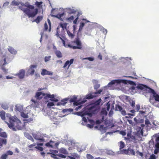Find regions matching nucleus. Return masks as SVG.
Instances as JSON below:
<instances>
[{
	"mask_svg": "<svg viewBox=\"0 0 159 159\" xmlns=\"http://www.w3.org/2000/svg\"><path fill=\"white\" fill-rule=\"evenodd\" d=\"M86 157L88 159H93V157L91 154H88L86 155Z\"/></svg>",
	"mask_w": 159,
	"mask_h": 159,
	"instance_id": "41",
	"label": "nucleus"
},
{
	"mask_svg": "<svg viewBox=\"0 0 159 159\" xmlns=\"http://www.w3.org/2000/svg\"><path fill=\"white\" fill-rule=\"evenodd\" d=\"M25 6L28 8H23L20 7L19 8L21 9L29 17H33L35 16L38 12L37 8H34V7L32 5L28 4Z\"/></svg>",
	"mask_w": 159,
	"mask_h": 159,
	"instance_id": "2",
	"label": "nucleus"
},
{
	"mask_svg": "<svg viewBox=\"0 0 159 159\" xmlns=\"http://www.w3.org/2000/svg\"><path fill=\"white\" fill-rule=\"evenodd\" d=\"M67 12L69 14H72L75 13L76 12V11L74 9L68 8L67 9Z\"/></svg>",
	"mask_w": 159,
	"mask_h": 159,
	"instance_id": "28",
	"label": "nucleus"
},
{
	"mask_svg": "<svg viewBox=\"0 0 159 159\" xmlns=\"http://www.w3.org/2000/svg\"><path fill=\"white\" fill-rule=\"evenodd\" d=\"M57 156H58L60 157H61V158H64L66 157V156L65 155H64L63 154H62L61 153H58V154H57Z\"/></svg>",
	"mask_w": 159,
	"mask_h": 159,
	"instance_id": "43",
	"label": "nucleus"
},
{
	"mask_svg": "<svg viewBox=\"0 0 159 159\" xmlns=\"http://www.w3.org/2000/svg\"><path fill=\"white\" fill-rule=\"evenodd\" d=\"M25 73V70L22 69L19 71V72L16 74V75L18 76L20 79H21L24 78Z\"/></svg>",
	"mask_w": 159,
	"mask_h": 159,
	"instance_id": "13",
	"label": "nucleus"
},
{
	"mask_svg": "<svg viewBox=\"0 0 159 159\" xmlns=\"http://www.w3.org/2000/svg\"><path fill=\"white\" fill-rule=\"evenodd\" d=\"M11 5L13 6H18L19 5V3L15 1H13L11 2Z\"/></svg>",
	"mask_w": 159,
	"mask_h": 159,
	"instance_id": "38",
	"label": "nucleus"
},
{
	"mask_svg": "<svg viewBox=\"0 0 159 159\" xmlns=\"http://www.w3.org/2000/svg\"><path fill=\"white\" fill-rule=\"evenodd\" d=\"M98 58L100 60H102V56L100 53H99V55L98 56Z\"/></svg>",
	"mask_w": 159,
	"mask_h": 159,
	"instance_id": "56",
	"label": "nucleus"
},
{
	"mask_svg": "<svg viewBox=\"0 0 159 159\" xmlns=\"http://www.w3.org/2000/svg\"><path fill=\"white\" fill-rule=\"evenodd\" d=\"M120 134H121V135H122L123 136H125L126 134V133L123 131H120Z\"/></svg>",
	"mask_w": 159,
	"mask_h": 159,
	"instance_id": "59",
	"label": "nucleus"
},
{
	"mask_svg": "<svg viewBox=\"0 0 159 159\" xmlns=\"http://www.w3.org/2000/svg\"><path fill=\"white\" fill-rule=\"evenodd\" d=\"M116 110L121 111L122 110V108L121 106L119 105H116L115 107Z\"/></svg>",
	"mask_w": 159,
	"mask_h": 159,
	"instance_id": "32",
	"label": "nucleus"
},
{
	"mask_svg": "<svg viewBox=\"0 0 159 159\" xmlns=\"http://www.w3.org/2000/svg\"><path fill=\"white\" fill-rule=\"evenodd\" d=\"M140 108V106L139 104L137 105L136 106L135 110L137 111H138Z\"/></svg>",
	"mask_w": 159,
	"mask_h": 159,
	"instance_id": "52",
	"label": "nucleus"
},
{
	"mask_svg": "<svg viewBox=\"0 0 159 159\" xmlns=\"http://www.w3.org/2000/svg\"><path fill=\"white\" fill-rule=\"evenodd\" d=\"M81 59L84 60V59H88L90 61H93L94 60V59L93 57H88L85 58H81Z\"/></svg>",
	"mask_w": 159,
	"mask_h": 159,
	"instance_id": "36",
	"label": "nucleus"
},
{
	"mask_svg": "<svg viewBox=\"0 0 159 159\" xmlns=\"http://www.w3.org/2000/svg\"><path fill=\"white\" fill-rule=\"evenodd\" d=\"M6 117L9 120V123H8L9 124L12 123L13 122V121L15 120L13 119V118L11 116V115L10 114H7Z\"/></svg>",
	"mask_w": 159,
	"mask_h": 159,
	"instance_id": "16",
	"label": "nucleus"
},
{
	"mask_svg": "<svg viewBox=\"0 0 159 159\" xmlns=\"http://www.w3.org/2000/svg\"><path fill=\"white\" fill-rule=\"evenodd\" d=\"M137 88L138 89H140L141 90H147V89H148V91L149 92V91H150L149 90V89H151V88L148 87L147 86L140 84H139L137 87Z\"/></svg>",
	"mask_w": 159,
	"mask_h": 159,
	"instance_id": "9",
	"label": "nucleus"
},
{
	"mask_svg": "<svg viewBox=\"0 0 159 159\" xmlns=\"http://www.w3.org/2000/svg\"><path fill=\"white\" fill-rule=\"evenodd\" d=\"M8 50L12 54H16L17 53L16 51L11 47H9L8 48Z\"/></svg>",
	"mask_w": 159,
	"mask_h": 159,
	"instance_id": "19",
	"label": "nucleus"
},
{
	"mask_svg": "<svg viewBox=\"0 0 159 159\" xmlns=\"http://www.w3.org/2000/svg\"><path fill=\"white\" fill-rule=\"evenodd\" d=\"M74 61V59L73 58L71 59L70 61L67 60L65 63L63 67L64 68H66L67 67V69H68L70 66L73 63Z\"/></svg>",
	"mask_w": 159,
	"mask_h": 159,
	"instance_id": "10",
	"label": "nucleus"
},
{
	"mask_svg": "<svg viewBox=\"0 0 159 159\" xmlns=\"http://www.w3.org/2000/svg\"><path fill=\"white\" fill-rule=\"evenodd\" d=\"M56 155H57L52 154L51 155V157L55 159H57V158L56 157Z\"/></svg>",
	"mask_w": 159,
	"mask_h": 159,
	"instance_id": "58",
	"label": "nucleus"
},
{
	"mask_svg": "<svg viewBox=\"0 0 159 159\" xmlns=\"http://www.w3.org/2000/svg\"><path fill=\"white\" fill-rule=\"evenodd\" d=\"M54 144V142L50 140L49 142L45 144V146L48 148H52L53 147Z\"/></svg>",
	"mask_w": 159,
	"mask_h": 159,
	"instance_id": "15",
	"label": "nucleus"
},
{
	"mask_svg": "<svg viewBox=\"0 0 159 159\" xmlns=\"http://www.w3.org/2000/svg\"><path fill=\"white\" fill-rule=\"evenodd\" d=\"M34 138L39 140L41 141L42 142H45V139L43 138H38L34 137Z\"/></svg>",
	"mask_w": 159,
	"mask_h": 159,
	"instance_id": "54",
	"label": "nucleus"
},
{
	"mask_svg": "<svg viewBox=\"0 0 159 159\" xmlns=\"http://www.w3.org/2000/svg\"><path fill=\"white\" fill-rule=\"evenodd\" d=\"M81 36V32H78L77 33L75 40L71 42L70 44H68V47L73 49H81L82 48V45L80 40V38Z\"/></svg>",
	"mask_w": 159,
	"mask_h": 159,
	"instance_id": "3",
	"label": "nucleus"
},
{
	"mask_svg": "<svg viewBox=\"0 0 159 159\" xmlns=\"http://www.w3.org/2000/svg\"><path fill=\"white\" fill-rule=\"evenodd\" d=\"M74 17L73 16H70V17L68 18L67 19V20L68 21L71 22L72 20H73L74 19Z\"/></svg>",
	"mask_w": 159,
	"mask_h": 159,
	"instance_id": "40",
	"label": "nucleus"
},
{
	"mask_svg": "<svg viewBox=\"0 0 159 159\" xmlns=\"http://www.w3.org/2000/svg\"><path fill=\"white\" fill-rule=\"evenodd\" d=\"M69 100V98H68L63 99L61 101V102L57 103V105H64L65 104H66V103H67V102H68Z\"/></svg>",
	"mask_w": 159,
	"mask_h": 159,
	"instance_id": "14",
	"label": "nucleus"
},
{
	"mask_svg": "<svg viewBox=\"0 0 159 159\" xmlns=\"http://www.w3.org/2000/svg\"><path fill=\"white\" fill-rule=\"evenodd\" d=\"M121 82V80H114L111 81L109 83H108V85L109 87L111 85L114 84L116 83L119 84Z\"/></svg>",
	"mask_w": 159,
	"mask_h": 159,
	"instance_id": "17",
	"label": "nucleus"
},
{
	"mask_svg": "<svg viewBox=\"0 0 159 159\" xmlns=\"http://www.w3.org/2000/svg\"><path fill=\"white\" fill-rule=\"evenodd\" d=\"M43 97L44 98H52L53 95H50V94L48 93H44L42 92H37L36 93L34 97L36 100L41 99Z\"/></svg>",
	"mask_w": 159,
	"mask_h": 159,
	"instance_id": "6",
	"label": "nucleus"
},
{
	"mask_svg": "<svg viewBox=\"0 0 159 159\" xmlns=\"http://www.w3.org/2000/svg\"><path fill=\"white\" fill-rule=\"evenodd\" d=\"M88 116L89 117L88 115H86L83 116H81L83 117H82L83 120L84 121V122H87V119L85 117H84V116Z\"/></svg>",
	"mask_w": 159,
	"mask_h": 159,
	"instance_id": "47",
	"label": "nucleus"
},
{
	"mask_svg": "<svg viewBox=\"0 0 159 159\" xmlns=\"http://www.w3.org/2000/svg\"><path fill=\"white\" fill-rule=\"evenodd\" d=\"M54 105V103L53 102H50L48 103L47 106L48 107L53 106Z\"/></svg>",
	"mask_w": 159,
	"mask_h": 159,
	"instance_id": "48",
	"label": "nucleus"
},
{
	"mask_svg": "<svg viewBox=\"0 0 159 159\" xmlns=\"http://www.w3.org/2000/svg\"><path fill=\"white\" fill-rule=\"evenodd\" d=\"M47 20L49 26L48 31L50 32L51 30V22H50V20L48 18V19Z\"/></svg>",
	"mask_w": 159,
	"mask_h": 159,
	"instance_id": "39",
	"label": "nucleus"
},
{
	"mask_svg": "<svg viewBox=\"0 0 159 159\" xmlns=\"http://www.w3.org/2000/svg\"><path fill=\"white\" fill-rule=\"evenodd\" d=\"M149 146L153 145L154 144V141L153 139H151L149 141Z\"/></svg>",
	"mask_w": 159,
	"mask_h": 159,
	"instance_id": "49",
	"label": "nucleus"
},
{
	"mask_svg": "<svg viewBox=\"0 0 159 159\" xmlns=\"http://www.w3.org/2000/svg\"><path fill=\"white\" fill-rule=\"evenodd\" d=\"M121 114L123 115H125L126 114V111L124 110H122L121 111Z\"/></svg>",
	"mask_w": 159,
	"mask_h": 159,
	"instance_id": "62",
	"label": "nucleus"
},
{
	"mask_svg": "<svg viewBox=\"0 0 159 159\" xmlns=\"http://www.w3.org/2000/svg\"><path fill=\"white\" fill-rule=\"evenodd\" d=\"M59 152L60 153L63 154H67L68 152L65 149L61 148L59 150Z\"/></svg>",
	"mask_w": 159,
	"mask_h": 159,
	"instance_id": "22",
	"label": "nucleus"
},
{
	"mask_svg": "<svg viewBox=\"0 0 159 159\" xmlns=\"http://www.w3.org/2000/svg\"><path fill=\"white\" fill-rule=\"evenodd\" d=\"M125 146V143H124L122 142L121 141L120 142V150L121 149L123 148Z\"/></svg>",
	"mask_w": 159,
	"mask_h": 159,
	"instance_id": "35",
	"label": "nucleus"
},
{
	"mask_svg": "<svg viewBox=\"0 0 159 159\" xmlns=\"http://www.w3.org/2000/svg\"><path fill=\"white\" fill-rule=\"evenodd\" d=\"M51 57V56H46L44 58V61L45 62H47L50 60Z\"/></svg>",
	"mask_w": 159,
	"mask_h": 159,
	"instance_id": "42",
	"label": "nucleus"
},
{
	"mask_svg": "<svg viewBox=\"0 0 159 159\" xmlns=\"http://www.w3.org/2000/svg\"><path fill=\"white\" fill-rule=\"evenodd\" d=\"M3 66L4 65H3V66H2V69L4 72L6 73L7 71V70Z\"/></svg>",
	"mask_w": 159,
	"mask_h": 159,
	"instance_id": "61",
	"label": "nucleus"
},
{
	"mask_svg": "<svg viewBox=\"0 0 159 159\" xmlns=\"http://www.w3.org/2000/svg\"><path fill=\"white\" fill-rule=\"evenodd\" d=\"M53 95V97L52 98H51L52 99H50V100L53 101L55 102H57L58 101V99L54 98V94L51 95Z\"/></svg>",
	"mask_w": 159,
	"mask_h": 159,
	"instance_id": "34",
	"label": "nucleus"
},
{
	"mask_svg": "<svg viewBox=\"0 0 159 159\" xmlns=\"http://www.w3.org/2000/svg\"><path fill=\"white\" fill-rule=\"evenodd\" d=\"M0 117L3 120H5V112L4 111H0Z\"/></svg>",
	"mask_w": 159,
	"mask_h": 159,
	"instance_id": "24",
	"label": "nucleus"
},
{
	"mask_svg": "<svg viewBox=\"0 0 159 159\" xmlns=\"http://www.w3.org/2000/svg\"><path fill=\"white\" fill-rule=\"evenodd\" d=\"M8 126L10 129H12L15 130V128H16L19 129H20L22 128V124L20 120H15L11 124L7 123Z\"/></svg>",
	"mask_w": 159,
	"mask_h": 159,
	"instance_id": "5",
	"label": "nucleus"
},
{
	"mask_svg": "<svg viewBox=\"0 0 159 159\" xmlns=\"http://www.w3.org/2000/svg\"><path fill=\"white\" fill-rule=\"evenodd\" d=\"M124 153L125 154L129 155H134L135 154V152L134 150L131 149L130 148H129L127 150H124Z\"/></svg>",
	"mask_w": 159,
	"mask_h": 159,
	"instance_id": "11",
	"label": "nucleus"
},
{
	"mask_svg": "<svg viewBox=\"0 0 159 159\" xmlns=\"http://www.w3.org/2000/svg\"><path fill=\"white\" fill-rule=\"evenodd\" d=\"M36 145V144L35 143H33L32 144H30L28 146V148H30V149H29V151H32L33 150V149H32V148H33L34 146H35V145Z\"/></svg>",
	"mask_w": 159,
	"mask_h": 159,
	"instance_id": "33",
	"label": "nucleus"
},
{
	"mask_svg": "<svg viewBox=\"0 0 159 159\" xmlns=\"http://www.w3.org/2000/svg\"><path fill=\"white\" fill-rule=\"evenodd\" d=\"M155 148L159 149V143L157 142L155 144Z\"/></svg>",
	"mask_w": 159,
	"mask_h": 159,
	"instance_id": "63",
	"label": "nucleus"
},
{
	"mask_svg": "<svg viewBox=\"0 0 159 159\" xmlns=\"http://www.w3.org/2000/svg\"><path fill=\"white\" fill-rule=\"evenodd\" d=\"M37 66V65H31L30 66V68L28 70V71L29 74L31 75H34L35 72V70L34 69L36 68Z\"/></svg>",
	"mask_w": 159,
	"mask_h": 159,
	"instance_id": "8",
	"label": "nucleus"
},
{
	"mask_svg": "<svg viewBox=\"0 0 159 159\" xmlns=\"http://www.w3.org/2000/svg\"><path fill=\"white\" fill-rule=\"evenodd\" d=\"M127 136L128 137H129L131 139H132L135 140V137L133 135L131 136L130 134H129V133L127 134Z\"/></svg>",
	"mask_w": 159,
	"mask_h": 159,
	"instance_id": "45",
	"label": "nucleus"
},
{
	"mask_svg": "<svg viewBox=\"0 0 159 159\" xmlns=\"http://www.w3.org/2000/svg\"><path fill=\"white\" fill-rule=\"evenodd\" d=\"M100 87V84L98 83L95 84L94 85V89H97Z\"/></svg>",
	"mask_w": 159,
	"mask_h": 159,
	"instance_id": "51",
	"label": "nucleus"
},
{
	"mask_svg": "<svg viewBox=\"0 0 159 159\" xmlns=\"http://www.w3.org/2000/svg\"><path fill=\"white\" fill-rule=\"evenodd\" d=\"M55 53L59 58H61L62 57V55L61 52L59 50H56L55 52Z\"/></svg>",
	"mask_w": 159,
	"mask_h": 159,
	"instance_id": "21",
	"label": "nucleus"
},
{
	"mask_svg": "<svg viewBox=\"0 0 159 159\" xmlns=\"http://www.w3.org/2000/svg\"><path fill=\"white\" fill-rule=\"evenodd\" d=\"M149 159H156L154 155H152L150 156Z\"/></svg>",
	"mask_w": 159,
	"mask_h": 159,
	"instance_id": "64",
	"label": "nucleus"
},
{
	"mask_svg": "<svg viewBox=\"0 0 159 159\" xmlns=\"http://www.w3.org/2000/svg\"><path fill=\"white\" fill-rule=\"evenodd\" d=\"M48 29V25L46 22L44 23V30L45 31H47Z\"/></svg>",
	"mask_w": 159,
	"mask_h": 159,
	"instance_id": "50",
	"label": "nucleus"
},
{
	"mask_svg": "<svg viewBox=\"0 0 159 159\" xmlns=\"http://www.w3.org/2000/svg\"><path fill=\"white\" fill-rule=\"evenodd\" d=\"M67 33L68 35L69 36V37L70 39H72L74 38V36H75L74 34L73 33H72L70 31L68 30H67Z\"/></svg>",
	"mask_w": 159,
	"mask_h": 159,
	"instance_id": "23",
	"label": "nucleus"
},
{
	"mask_svg": "<svg viewBox=\"0 0 159 159\" xmlns=\"http://www.w3.org/2000/svg\"><path fill=\"white\" fill-rule=\"evenodd\" d=\"M101 101V99L99 98L94 102L93 106L89 107L87 110L85 111L77 112L76 114L78 116H83L88 115L90 117H91L95 113L97 110L96 109V106H99Z\"/></svg>",
	"mask_w": 159,
	"mask_h": 159,
	"instance_id": "1",
	"label": "nucleus"
},
{
	"mask_svg": "<svg viewBox=\"0 0 159 159\" xmlns=\"http://www.w3.org/2000/svg\"><path fill=\"white\" fill-rule=\"evenodd\" d=\"M7 143V140L6 139H4L0 138V146H2L3 144H6Z\"/></svg>",
	"mask_w": 159,
	"mask_h": 159,
	"instance_id": "30",
	"label": "nucleus"
},
{
	"mask_svg": "<svg viewBox=\"0 0 159 159\" xmlns=\"http://www.w3.org/2000/svg\"><path fill=\"white\" fill-rule=\"evenodd\" d=\"M2 130L0 128V136L4 138H6L7 137V135L5 132H2Z\"/></svg>",
	"mask_w": 159,
	"mask_h": 159,
	"instance_id": "20",
	"label": "nucleus"
},
{
	"mask_svg": "<svg viewBox=\"0 0 159 159\" xmlns=\"http://www.w3.org/2000/svg\"><path fill=\"white\" fill-rule=\"evenodd\" d=\"M42 3L43 2H39L36 1L35 3V5L37 7L40 8L42 7Z\"/></svg>",
	"mask_w": 159,
	"mask_h": 159,
	"instance_id": "26",
	"label": "nucleus"
},
{
	"mask_svg": "<svg viewBox=\"0 0 159 159\" xmlns=\"http://www.w3.org/2000/svg\"><path fill=\"white\" fill-rule=\"evenodd\" d=\"M97 95L93 94V93H89L88 94L86 95V98L88 99H93L94 98L96 97Z\"/></svg>",
	"mask_w": 159,
	"mask_h": 159,
	"instance_id": "18",
	"label": "nucleus"
},
{
	"mask_svg": "<svg viewBox=\"0 0 159 159\" xmlns=\"http://www.w3.org/2000/svg\"><path fill=\"white\" fill-rule=\"evenodd\" d=\"M77 99V98L75 96L70 99L69 98V100L68 101H69L70 103L73 102L74 103V102L76 101Z\"/></svg>",
	"mask_w": 159,
	"mask_h": 159,
	"instance_id": "29",
	"label": "nucleus"
},
{
	"mask_svg": "<svg viewBox=\"0 0 159 159\" xmlns=\"http://www.w3.org/2000/svg\"><path fill=\"white\" fill-rule=\"evenodd\" d=\"M86 101V100H85L83 101L82 102H79L76 101L75 102H74L73 103V104L74 105L77 106H78V105H80L81 104L84 103Z\"/></svg>",
	"mask_w": 159,
	"mask_h": 159,
	"instance_id": "27",
	"label": "nucleus"
},
{
	"mask_svg": "<svg viewBox=\"0 0 159 159\" xmlns=\"http://www.w3.org/2000/svg\"><path fill=\"white\" fill-rule=\"evenodd\" d=\"M41 75H53V73L50 71H48L44 69H42V71L41 72Z\"/></svg>",
	"mask_w": 159,
	"mask_h": 159,
	"instance_id": "12",
	"label": "nucleus"
},
{
	"mask_svg": "<svg viewBox=\"0 0 159 159\" xmlns=\"http://www.w3.org/2000/svg\"><path fill=\"white\" fill-rule=\"evenodd\" d=\"M130 103H131V105L132 107H134V105H135V103L134 101H133L132 100H131V102H130Z\"/></svg>",
	"mask_w": 159,
	"mask_h": 159,
	"instance_id": "55",
	"label": "nucleus"
},
{
	"mask_svg": "<svg viewBox=\"0 0 159 159\" xmlns=\"http://www.w3.org/2000/svg\"><path fill=\"white\" fill-rule=\"evenodd\" d=\"M6 154H7V156L8 155H12L13 154V153L10 150H8Z\"/></svg>",
	"mask_w": 159,
	"mask_h": 159,
	"instance_id": "53",
	"label": "nucleus"
},
{
	"mask_svg": "<svg viewBox=\"0 0 159 159\" xmlns=\"http://www.w3.org/2000/svg\"><path fill=\"white\" fill-rule=\"evenodd\" d=\"M64 15V13H62L61 14H58L57 15H54V16L55 17H56L59 19H60L61 18L62 16H63Z\"/></svg>",
	"mask_w": 159,
	"mask_h": 159,
	"instance_id": "31",
	"label": "nucleus"
},
{
	"mask_svg": "<svg viewBox=\"0 0 159 159\" xmlns=\"http://www.w3.org/2000/svg\"><path fill=\"white\" fill-rule=\"evenodd\" d=\"M67 25V23H60L57 28V32L56 34V36L58 38H59L61 40L63 44L64 45H65V41L63 39L64 38V36L63 35H60V31H59V29L60 28H61V31H64L65 29L66 30Z\"/></svg>",
	"mask_w": 159,
	"mask_h": 159,
	"instance_id": "4",
	"label": "nucleus"
},
{
	"mask_svg": "<svg viewBox=\"0 0 159 159\" xmlns=\"http://www.w3.org/2000/svg\"><path fill=\"white\" fill-rule=\"evenodd\" d=\"M7 156V154H3L0 158V159H6Z\"/></svg>",
	"mask_w": 159,
	"mask_h": 159,
	"instance_id": "37",
	"label": "nucleus"
},
{
	"mask_svg": "<svg viewBox=\"0 0 159 159\" xmlns=\"http://www.w3.org/2000/svg\"><path fill=\"white\" fill-rule=\"evenodd\" d=\"M102 90L100 89L95 92L93 93V94L96 95L97 94H100L102 92Z\"/></svg>",
	"mask_w": 159,
	"mask_h": 159,
	"instance_id": "44",
	"label": "nucleus"
},
{
	"mask_svg": "<svg viewBox=\"0 0 159 159\" xmlns=\"http://www.w3.org/2000/svg\"><path fill=\"white\" fill-rule=\"evenodd\" d=\"M35 148L41 151H42L43 150V148L41 147L36 146L35 147Z\"/></svg>",
	"mask_w": 159,
	"mask_h": 159,
	"instance_id": "46",
	"label": "nucleus"
},
{
	"mask_svg": "<svg viewBox=\"0 0 159 159\" xmlns=\"http://www.w3.org/2000/svg\"><path fill=\"white\" fill-rule=\"evenodd\" d=\"M43 17L42 16H38L35 19V21L37 23H39L43 19Z\"/></svg>",
	"mask_w": 159,
	"mask_h": 159,
	"instance_id": "25",
	"label": "nucleus"
},
{
	"mask_svg": "<svg viewBox=\"0 0 159 159\" xmlns=\"http://www.w3.org/2000/svg\"><path fill=\"white\" fill-rule=\"evenodd\" d=\"M158 152H159V149L156 148L154 150V153L157 154Z\"/></svg>",
	"mask_w": 159,
	"mask_h": 159,
	"instance_id": "57",
	"label": "nucleus"
},
{
	"mask_svg": "<svg viewBox=\"0 0 159 159\" xmlns=\"http://www.w3.org/2000/svg\"><path fill=\"white\" fill-rule=\"evenodd\" d=\"M31 101L33 102V103L32 104V105H36V104L38 103L36 101L34 100V99H31Z\"/></svg>",
	"mask_w": 159,
	"mask_h": 159,
	"instance_id": "60",
	"label": "nucleus"
},
{
	"mask_svg": "<svg viewBox=\"0 0 159 159\" xmlns=\"http://www.w3.org/2000/svg\"><path fill=\"white\" fill-rule=\"evenodd\" d=\"M150 91L149 92L153 94L155 100L156 101L159 102V95L155 91L152 89H149Z\"/></svg>",
	"mask_w": 159,
	"mask_h": 159,
	"instance_id": "7",
	"label": "nucleus"
}]
</instances>
